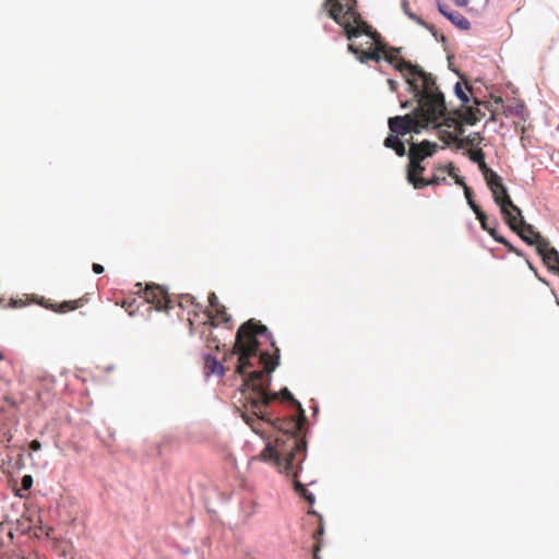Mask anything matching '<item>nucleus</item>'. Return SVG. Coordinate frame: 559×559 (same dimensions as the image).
Here are the masks:
<instances>
[{
	"instance_id": "obj_35",
	"label": "nucleus",
	"mask_w": 559,
	"mask_h": 559,
	"mask_svg": "<svg viewBox=\"0 0 559 559\" xmlns=\"http://www.w3.org/2000/svg\"><path fill=\"white\" fill-rule=\"evenodd\" d=\"M426 29H428L431 34L437 31L436 27L432 24L427 23V26H424Z\"/></svg>"
},
{
	"instance_id": "obj_41",
	"label": "nucleus",
	"mask_w": 559,
	"mask_h": 559,
	"mask_svg": "<svg viewBox=\"0 0 559 559\" xmlns=\"http://www.w3.org/2000/svg\"><path fill=\"white\" fill-rule=\"evenodd\" d=\"M319 549H320V548H319V547H317L316 551H319ZM314 559H320V557L318 556V554H317V552H314Z\"/></svg>"
},
{
	"instance_id": "obj_28",
	"label": "nucleus",
	"mask_w": 559,
	"mask_h": 559,
	"mask_svg": "<svg viewBox=\"0 0 559 559\" xmlns=\"http://www.w3.org/2000/svg\"><path fill=\"white\" fill-rule=\"evenodd\" d=\"M393 150L395 151L396 155L401 157L407 154L403 141H401L400 144H397Z\"/></svg>"
},
{
	"instance_id": "obj_26",
	"label": "nucleus",
	"mask_w": 559,
	"mask_h": 559,
	"mask_svg": "<svg viewBox=\"0 0 559 559\" xmlns=\"http://www.w3.org/2000/svg\"><path fill=\"white\" fill-rule=\"evenodd\" d=\"M437 8L440 14H442L447 19V14L451 11L448 9V5L441 2V0H437Z\"/></svg>"
},
{
	"instance_id": "obj_46",
	"label": "nucleus",
	"mask_w": 559,
	"mask_h": 559,
	"mask_svg": "<svg viewBox=\"0 0 559 559\" xmlns=\"http://www.w3.org/2000/svg\"><path fill=\"white\" fill-rule=\"evenodd\" d=\"M401 51V49H394V52L399 53Z\"/></svg>"
},
{
	"instance_id": "obj_3",
	"label": "nucleus",
	"mask_w": 559,
	"mask_h": 559,
	"mask_svg": "<svg viewBox=\"0 0 559 559\" xmlns=\"http://www.w3.org/2000/svg\"><path fill=\"white\" fill-rule=\"evenodd\" d=\"M261 457L265 462H273L281 473L292 476L295 491L309 504L316 502L314 495L298 480L301 463L307 455V442L293 433H283L275 439V443L266 442Z\"/></svg>"
},
{
	"instance_id": "obj_47",
	"label": "nucleus",
	"mask_w": 559,
	"mask_h": 559,
	"mask_svg": "<svg viewBox=\"0 0 559 559\" xmlns=\"http://www.w3.org/2000/svg\"><path fill=\"white\" fill-rule=\"evenodd\" d=\"M527 264H528L530 269L533 270V265L528 261H527Z\"/></svg>"
},
{
	"instance_id": "obj_30",
	"label": "nucleus",
	"mask_w": 559,
	"mask_h": 559,
	"mask_svg": "<svg viewBox=\"0 0 559 559\" xmlns=\"http://www.w3.org/2000/svg\"><path fill=\"white\" fill-rule=\"evenodd\" d=\"M92 270L95 274H102L104 272V266L102 264H98V263H93L92 265Z\"/></svg>"
},
{
	"instance_id": "obj_9",
	"label": "nucleus",
	"mask_w": 559,
	"mask_h": 559,
	"mask_svg": "<svg viewBox=\"0 0 559 559\" xmlns=\"http://www.w3.org/2000/svg\"><path fill=\"white\" fill-rule=\"evenodd\" d=\"M537 252L542 257L545 264H547L548 269L555 273L559 269V252L549 247V243L546 240L538 242Z\"/></svg>"
},
{
	"instance_id": "obj_48",
	"label": "nucleus",
	"mask_w": 559,
	"mask_h": 559,
	"mask_svg": "<svg viewBox=\"0 0 559 559\" xmlns=\"http://www.w3.org/2000/svg\"><path fill=\"white\" fill-rule=\"evenodd\" d=\"M556 274H558V275H559V269L557 270V273H556Z\"/></svg>"
},
{
	"instance_id": "obj_37",
	"label": "nucleus",
	"mask_w": 559,
	"mask_h": 559,
	"mask_svg": "<svg viewBox=\"0 0 559 559\" xmlns=\"http://www.w3.org/2000/svg\"><path fill=\"white\" fill-rule=\"evenodd\" d=\"M513 253H515L519 257H524V252L518 248H516V251H514Z\"/></svg>"
},
{
	"instance_id": "obj_32",
	"label": "nucleus",
	"mask_w": 559,
	"mask_h": 559,
	"mask_svg": "<svg viewBox=\"0 0 559 559\" xmlns=\"http://www.w3.org/2000/svg\"><path fill=\"white\" fill-rule=\"evenodd\" d=\"M388 84H389V87H390V91L391 92H395L396 88H397V82L394 81L393 79H389L388 80Z\"/></svg>"
},
{
	"instance_id": "obj_34",
	"label": "nucleus",
	"mask_w": 559,
	"mask_h": 559,
	"mask_svg": "<svg viewBox=\"0 0 559 559\" xmlns=\"http://www.w3.org/2000/svg\"><path fill=\"white\" fill-rule=\"evenodd\" d=\"M402 10L403 12L406 14V12H412L411 9H409V5H408V1L407 0H402Z\"/></svg>"
},
{
	"instance_id": "obj_27",
	"label": "nucleus",
	"mask_w": 559,
	"mask_h": 559,
	"mask_svg": "<svg viewBox=\"0 0 559 559\" xmlns=\"http://www.w3.org/2000/svg\"><path fill=\"white\" fill-rule=\"evenodd\" d=\"M74 309H76V306L73 305L72 301H64L61 304L60 309L58 311L66 312L69 310H74Z\"/></svg>"
},
{
	"instance_id": "obj_49",
	"label": "nucleus",
	"mask_w": 559,
	"mask_h": 559,
	"mask_svg": "<svg viewBox=\"0 0 559 559\" xmlns=\"http://www.w3.org/2000/svg\"><path fill=\"white\" fill-rule=\"evenodd\" d=\"M486 1L488 2L489 0H486Z\"/></svg>"
},
{
	"instance_id": "obj_1",
	"label": "nucleus",
	"mask_w": 559,
	"mask_h": 559,
	"mask_svg": "<svg viewBox=\"0 0 559 559\" xmlns=\"http://www.w3.org/2000/svg\"><path fill=\"white\" fill-rule=\"evenodd\" d=\"M234 354L235 370L242 378V393L253 413L265 420V409L277 397L270 391L271 373L280 364L274 337L266 325L250 319L236 333Z\"/></svg>"
},
{
	"instance_id": "obj_2",
	"label": "nucleus",
	"mask_w": 559,
	"mask_h": 559,
	"mask_svg": "<svg viewBox=\"0 0 559 559\" xmlns=\"http://www.w3.org/2000/svg\"><path fill=\"white\" fill-rule=\"evenodd\" d=\"M394 69L400 71L417 102L414 110L416 118L408 115L395 116L389 119L391 133L405 135L412 131L420 132V128H428L435 124L447 114L445 98L439 90L436 79L431 73L426 72L420 66L414 64L404 58H384Z\"/></svg>"
},
{
	"instance_id": "obj_10",
	"label": "nucleus",
	"mask_w": 559,
	"mask_h": 559,
	"mask_svg": "<svg viewBox=\"0 0 559 559\" xmlns=\"http://www.w3.org/2000/svg\"><path fill=\"white\" fill-rule=\"evenodd\" d=\"M416 173L407 171L406 178L409 185H412L415 189H423L427 186H439L442 183H448V180L445 177H440L438 175H433L431 179H425L421 177H418Z\"/></svg>"
},
{
	"instance_id": "obj_40",
	"label": "nucleus",
	"mask_w": 559,
	"mask_h": 559,
	"mask_svg": "<svg viewBox=\"0 0 559 559\" xmlns=\"http://www.w3.org/2000/svg\"><path fill=\"white\" fill-rule=\"evenodd\" d=\"M439 40L442 43L447 41V37L444 35H439Z\"/></svg>"
},
{
	"instance_id": "obj_5",
	"label": "nucleus",
	"mask_w": 559,
	"mask_h": 559,
	"mask_svg": "<svg viewBox=\"0 0 559 559\" xmlns=\"http://www.w3.org/2000/svg\"><path fill=\"white\" fill-rule=\"evenodd\" d=\"M485 180L492 193L495 203L500 209L506 224H512L513 218L511 215L516 213V215L520 216V207L513 203L502 178L496 171H490L489 175L485 177Z\"/></svg>"
},
{
	"instance_id": "obj_29",
	"label": "nucleus",
	"mask_w": 559,
	"mask_h": 559,
	"mask_svg": "<svg viewBox=\"0 0 559 559\" xmlns=\"http://www.w3.org/2000/svg\"><path fill=\"white\" fill-rule=\"evenodd\" d=\"M497 224H498L497 219H493V225H497ZM486 231L493 238L495 241H496V238L502 237L501 235H499L497 233L496 226L489 227Z\"/></svg>"
},
{
	"instance_id": "obj_22",
	"label": "nucleus",
	"mask_w": 559,
	"mask_h": 559,
	"mask_svg": "<svg viewBox=\"0 0 559 559\" xmlns=\"http://www.w3.org/2000/svg\"><path fill=\"white\" fill-rule=\"evenodd\" d=\"M401 141L402 140L399 138L397 134L391 133L385 138L384 146L393 150L397 144H400Z\"/></svg>"
},
{
	"instance_id": "obj_11",
	"label": "nucleus",
	"mask_w": 559,
	"mask_h": 559,
	"mask_svg": "<svg viewBox=\"0 0 559 559\" xmlns=\"http://www.w3.org/2000/svg\"><path fill=\"white\" fill-rule=\"evenodd\" d=\"M204 360V372L209 376H216L222 377L225 374V367L224 365L212 354H204L203 356Z\"/></svg>"
},
{
	"instance_id": "obj_31",
	"label": "nucleus",
	"mask_w": 559,
	"mask_h": 559,
	"mask_svg": "<svg viewBox=\"0 0 559 559\" xmlns=\"http://www.w3.org/2000/svg\"><path fill=\"white\" fill-rule=\"evenodd\" d=\"M40 448H41L40 442H39V441H37V440H33V441L29 443V449H31L32 451H39V450H40Z\"/></svg>"
},
{
	"instance_id": "obj_13",
	"label": "nucleus",
	"mask_w": 559,
	"mask_h": 559,
	"mask_svg": "<svg viewBox=\"0 0 559 559\" xmlns=\"http://www.w3.org/2000/svg\"><path fill=\"white\" fill-rule=\"evenodd\" d=\"M485 158H486V154L485 152L481 150V148H475L471 154H469V159L477 164L479 166V169L481 170L484 177H487V175H489L490 171H493L491 168L488 167V165L486 164L485 162Z\"/></svg>"
},
{
	"instance_id": "obj_24",
	"label": "nucleus",
	"mask_w": 559,
	"mask_h": 559,
	"mask_svg": "<svg viewBox=\"0 0 559 559\" xmlns=\"http://www.w3.org/2000/svg\"><path fill=\"white\" fill-rule=\"evenodd\" d=\"M496 241L498 243L503 245L509 252L513 253L514 251H516V247H514L506 237L496 238Z\"/></svg>"
},
{
	"instance_id": "obj_25",
	"label": "nucleus",
	"mask_w": 559,
	"mask_h": 559,
	"mask_svg": "<svg viewBox=\"0 0 559 559\" xmlns=\"http://www.w3.org/2000/svg\"><path fill=\"white\" fill-rule=\"evenodd\" d=\"M406 15L409 20L414 21L415 23H417L418 25L420 26H427V22L424 21L420 16H418L417 14H415L414 12H406Z\"/></svg>"
},
{
	"instance_id": "obj_6",
	"label": "nucleus",
	"mask_w": 559,
	"mask_h": 559,
	"mask_svg": "<svg viewBox=\"0 0 559 559\" xmlns=\"http://www.w3.org/2000/svg\"><path fill=\"white\" fill-rule=\"evenodd\" d=\"M437 148L438 144L428 140H424L419 144L413 143L408 151L409 162L407 165V171L421 175L425 170V167L420 164V162L426 157L432 156Z\"/></svg>"
},
{
	"instance_id": "obj_8",
	"label": "nucleus",
	"mask_w": 559,
	"mask_h": 559,
	"mask_svg": "<svg viewBox=\"0 0 559 559\" xmlns=\"http://www.w3.org/2000/svg\"><path fill=\"white\" fill-rule=\"evenodd\" d=\"M146 299L148 302L154 304L157 310H168L169 309V295L165 287L147 284L146 285Z\"/></svg>"
},
{
	"instance_id": "obj_20",
	"label": "nucleus",
	"mask_w": 559,
	"mask_h": 559,
	"mask_svg": "<svg viewBox=\"0 0 559 559\" xmlns=\"http://www.w3.org/2000/svg\"><path fill=\"white\" fill-rule=\"evenodd\" d=\"M463 190H464V195L466 198L469 209L473 212L476 211L477 209H479V206L476 204V202L473 199V197H474L473 190L467 185L465 187H463Z\"/></svg>"
},
{
	"instance_id": "obj_15",
	"label": "nucleus",
	"mask_w": 559,
	"mask_h": 559,
	"mask_svg": "<svg viewBox=\"0 0 559 559\" xmlns=\"http://www.w3.org/2000/svg\"><path fill=\"white\" fill-rule=\"evenodd\" d=\"M209 304L210 307L216 311L217 316H219L224 323L230 322V317L226 313L225 307L219 304V300L215 293H211L209 295Z\"/></svg>"
},
{
	"instance_id": "obj_45",
	"label": "nucleus",
	"mask_w": 559,
	"mask_h": 559,
	"mask_svg": "<svg viewBox=\"0 0 559 559\" xmlns=\"http://www.w3.org/2000/svg\"><path fill=\"white\" fill-rule=\"evenodd\" d=\"M368 37L372 38L371 31L369 33H366Z\"/></svg>"
},
{
	"instance_id": "obj_17",
	"label": "nucleus",
	"mask_w": 559,
	"mask_h": 559,
	"mask_svg": "<svg viewBox=\"0 0 559 559\" xmlns=\"http://www.w3.org/2000/svg\"><path fill=\"white\" fill-rule=\"evenodd\" d=\"M439 169L442 171H448V174L453 177L456 185L461 186L462 188L466 186L464 178L454 173V165L452 163H449L447 166L440 167Z\"/></svg>"
},
{
	"instance_id": "obj_16",
	"label": "nucleus",
	"mask_w": 559,
	"mask_h": 559,
	"mask_svg": "<svg viewBox=\"0 0 559 559\" xmlns=\"http://www.w3.org/2000/svg\"><path fill=\"white\" fill-rule=\"evenodd\" d=\"M525 105L523 103H518L515 105H508V106H504L503 108V114L507 116V117H510V116H518V117H521L523 120L525 119L524 118V112H525Z\"/></svg>"
},
{
	"instance_id": "obj_36",
	"label": "nucleus",
	"mask_w": 559,
	"mask_h": 559,
	"mask_svg": "<svg viewBox=\"0 0 559 559\" xmlns=\"http://www.w3.org/2000/svg\"><path fill=\"white\" fill-rule=\"evenodd\" d=\"M246 420H247L248 425H250V426H251L252 430H253L254 432H257V433H258V432H259V430H258V428L254 426V424H253V423H251V421H249V419H247V418H246Z\"/></svg>"
},
{
	"instance_id": "obj_7",
	"label": "nucleus",
	"mask_w": 559,
	"mask_h": 559,
	"mask_svg": "<svg viewBox=\"0 0 559 559\" xmlns=\"http://www.w3.org/2000/svg\"><path fill=\"white\" fill-rule=\"evenodd\" d=\"M511 217L513 218L512 224H507L511 230L515 231L521 239L528 246L538 245V242H542L545 240L540 233L536 231L534 226L526 223L522 210L520 209V216L516 215V213L512 214Z\"/></svg>"
},
{
	"instance_id": "obj_21",
	"label": "nucleus",
	"mask_w": 559,
	"mask_h": 559,
	"mask_svg": "<svg viewBox=\"0 0 559 559\" xmlns=\"http://www.w3.org/2000/svg\"><path fill=\"white\" fill-rule=\"evenodd\" d=\"M474 213L476 215V219L480 223V226L484 230H487L489 227H491L488 223V216L480 210V207L474 211Z\"/></svg>"
},
{
	"instance_id": "obj_44",
	"label": "nucleus",
	"mask_w": 559,
	"mask_h": 559,
	"mask_svg": "<svg viewBox=\"0 0 559 559\" xmlns=\"http://www.w3.org/2000/svg\"><path fill=\"white\" fill-rule=\"evenodd\" d=\"M3 358H4L3 353L0 352V360H2Z\"/></svg>"
},
{
	"instance_id": "obj_19",
	"label": "nucleus",
	"mask_w": 559,
	"mask_h": 559,
	"mask_svg": "<svg viewBox=\"0 0 559 559\" xmlns=\"http://www.w3.org/2000/svg\"><path fill=\"white\" fill-rule=\"evenodd\" d=\"M280 393H281V395H282L285 400H287V401L292 402V404H293L294 406H296V407H297L301 413H304V409H302V406H301L300 402H298V401L294 397V395L292 394V392H290L287 388L282 389V390L280 391Z\"/></svg>"
},
{
	"instance_id": "obj_12",
	"label": "nucleus",
	"mask_w": 559,
	"mask_h": 559,
	"mask_svg": "<svg viewBox=\"0 0 559 559\" xmlns=\"http://www.w3.org/2000/svg\"><path fill=\"white\" fill-rule=\"evenodd\" d=\"M347 50L348 52L355 55V57L361 62V63H366L368 60H373L376 62H379L382 57L380 56L379 52L377 51H364L361 50L359 47L353 45V44H349L347 46Z\"/></svg>"
},
{
	"instance_id": "obj_18",
	"label": "nucleus",
	"mask_w": 559,
	"mask_h": 559,
	"mask_svg": "<svg viewBox=\"0 0 559 559\" xmlns=\"http://www.w3.org/2000/svg\"><path fill=\"white\" fill-rule=\"evenodd\" d=\"M454 94L455 96L464 104H468L469 102V96L467 95V93L464 91L461 82H456L455 85H454Z\"/></svg>"
},
{
	"instance_id": "obj_23",
	"label": "nucleus",
	"mask_w": 559,
	"mask_h": 559,
	"mask_svg": "<svg viewBox=\"0 0 559 559\" xmlns=\"http://www.w3.org/2000/svg\"><path fill=\"white\" fill-rule=\"evenodd\" d=\"M33 486V477L32 475H24L22 478H21V488L25 491L29 490Z\"/></svg>"
},
{
	"instance_id": "obj_42",
	"label": "nucleus",
	"mask_w": 559,
	"mask_h": 559,
	"mask_svg": "<svg viewBox=\"0 0 559 559\" xmlns=\"http://www.w3.org/2000/svg\"><path fill=\"white\" fill-rule=\"evenodd\" d=\"M323 534V527H321L319 531H318V535H322Z\"/></svg>"
},
{
	"instance_id": "obj_39",
	"label": "nucleus",
	"mask_w": 559,
	"mask_h": 559,
	"mask_svg": "<svg viewBox=\"0 0 559 559\" xmlns=\"http://www.w3.org/2000/svg\"><path fill=\"white\" fill-rule=\"evenodd\" d=\"M431 35L435 37L436 40H439L438 31H435Z\"/></svg>"
},
{
	"instance_id": "obj_14",
	"label": "nucleus",
	"mask_w": 559,
	"mask_h": 559,
	"mask_svg": "<svg viewBox=\"0 0 559 559\" xmlns=\"http://www.w3.org/2000/svg\"><path fill=\"white\" fill-rule=\"evenodd\" d=\"M447 20L461 31L471 29V22L459 12L451 11L447 14Z\"/></svg>"
},
{
	"instance_id": "obj_43",
	"label": "nucleus",
	"mask_w": 559,
	"mask_h": 559,
	"mask_svg": "<svg viewBox=\"0 0 559 559\" xmlns=\"http://www.w3.org/2000/svg\"><path fill=\"white\" fill-rule=\"evenodd\" d=\"M407 104H408L407 102L402 103V107H403V108H406V107H407Z\"/></svg>"
},
{
	"instance_id": "obj_4",
	"label": "nucleus",
	"mask_w": 559,
	"mask_h": 559,
	"mask_svg": "<svg viewBox=\"0 0 559 559\" xmlns=\"http://www.w3.org/2000/svg\"><path fill=\"white\" fill-rule=\"evenodd\" d=\"M331 1L325 0L322 4L323 9H326ZM329 16L344 28L348 40L359 37L365 32L364 27H367L356 12L355 1L335 0L329 11Z\"/></svg>"
},
{
	"instance_id": "obj_38",
	"label": "nucleus",
	"mask_w": 559,
	"mask_h": 559,
	"mask_svg": "<svg viewBox=\"0 0 559 559\" xmlns=\"http://www.w3.org/2000/svg\"><path fill=\"white\" fill-rule=\"evenodd\" d=\"M11 306H12V307H14V308H15V307H17V306H19V301H17V300L12 299V300H11Z\"/></svg>"
},
{
	"instance_id": "obj_33",
	"label": "nucleus",
	"mask_w": 559,
	"mask_h": 559,
	"mask_svg": "<svg viewBox=\"0 0 559 559\" xmlns=\"http://www.w3.org/2000/svg\"><path fill=\"white\" fill-rule=\"evenodd\" d=\"M454 4L460 8H464L467 5L468 0H453Z\"/></svg>"
}]
</instances>
